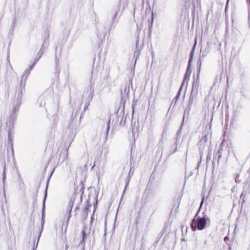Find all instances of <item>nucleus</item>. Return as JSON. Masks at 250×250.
<instances>
[{
	"mask_svg": "<svg viewBox=\"0 0 250 250\" xmlns=\"http://www.w3.org/2000/svg\"><path fill=\"white\" fill-rule=\"evenodd\" d=\"M74 203V199H70L69 201L68 204V207H67V213H66L67 215V218L66 221V225H68V222L70 220V218L71 217V210L73 208V205Z\"/></svg>",
	"mask_w": 250,
	"mask_h": 250,
	"instance_id": "f257e3e1",
	"label": "nucleus"
},
{
	"mask_svg": "<svg viewBox=\"0 0 250 250\" xmlns=\"http://www.w3.org/2000/svg\"><path fill=\"white\" fill-rule=\"evenodd\" d=\"M39 53H40L41 55H42V51L40 50L39 52Z\"/></svg>",
	"mask_w": 250,
	"mask_h": 250,
	"instance_id": "f8f14e48",
	"label": "nucleus"
},
{
	"mask_svg": "<svg viewBox=\"0 0 250 250\" xmlns=\"http://www.w3.org/2000/svg\"><path fill=\"white\" fill-rule=\"evenodd\" d=\"M110 121H109L107 124V126H106V136H107L108 131L110 128V125H109Z\"/></svg>",
	"mask_w": 250,
	"mask_h": 250,
	"instance_id": "0eeeda50",
	"label": "nucleus"
},
{
	"mask_svg": "<svg viewBox=\"0 0 250 250\" xmlns=\"http://www.w3.org/2000/svg\"><path fill=\"white\" fill-rule=\"evenodd\" d=\"M229 0H228V1H227V4H226V9L228 7V3H229Z\"/></svg>",
	"mask_w": 250,
	"mask_h": 250,
	"instance_id": "9b49d317",
	"label": "nucleus"
},
{
	"mask_svg": "<svg viewBox=\"0 0 250 250\" xmlns=\"http://www.w3.org/2000/svg\"><path fill=\"white\" fill-rule=\"evenodd\" d=\"M88 234L86 233L85 230L84 229H83L82 231V240L80 243V245L81 244H83V246L84 245V242L85 240H86Z\"/></svg>",
	"mask_w": 250,
	"mask_h": 250,
	"instance_id": "39448f33",
	"label": "nucleus"
},
{
	"mask_svg": "<svg viewBox=\"0 0 250 250\" xmlns=\"http://www.w3.org/2000/svg\"><path fill=\"white\" fill-rule=\"evenodd\" d=\"M5 166H4V167ZM6 178V175H5V168H4V170H3V177H2V180H3V182H4L5 179Z\"/></svg>",
	"mask_w": 250,
	"mask_h": 250,
	"instance_id": "1a4fd4ad",
	"label": "nucleus"
},
{
	"mask_svg": "<svg viewBox=\"0 0 250 250\" xmlns=\"http://www.w3.org/2000/svg\"><path fill=\"white\" fill-rule=\"evenodd\" d=\"M87 92L88 93L89 98L91 100L93 96L94 92V84L92 83H90L87 87Z\"/></svg>",
	"mask_w": 250,
	"mask_h": 250,
	"instance_id": "7ed1b4c3",
	"label": "nucleus"
},
{
	"mask_svg": "<svg viewBox=\"0 0 250 250\" xmlns=\"http://www.w3.org/2000/svg\"><path fill=\"white\" fill-rule=\"evenodd\" d=\"M20 106V103H17L15 105H14L11 108V117L14 119L15 118V113L19 110Z\"/></svg>",
	"mask_w": 250,
	"mask_h": 250,
	"instance_id": "20e7f679",
	"label": "nucleus"
},
{
	"mask_svg": "<svg viewBox=\"0 0 250 250\" xmlns=\"http://www.w3.org/2000/svg\"><path fill=\"white\" fill-rule=\"evenodd\" d=\"M248 4H250V0H247Z\"/></svg>",
	"mask_w": 250,
	"mask_h": 250,
	"instance_id": "4468645a",
	"label": "nucleus"
},
{
	"mask_svg": "<svg viewBox=\"0 0 250 250\" xmlns=\"http://www.w3.org/2000/svg\"><path fill=\"white\" fill-rule=\"evenodd\" d=\"M45 198H46V196H45L44 198V200H43V207H42V214H43L44 210V207H44V204H45Z\"/></svg>",
	"mask_w": 250,
	"mask_h": 250,
	"instance_id": "9d476101",
	"label": "nucleus"
},
{
	"mask_svg": "<svg viewBox=\"0 0 250 250\" xmlns=\"http://www.w3.org/2000/svg\"><path fill=\"white\" fill-rule=\"evenodd\" d=\"M118 14V11H116L113 17V20L114 21Z\"/></svg>",
	"mask_w": 250,
	"mask_h": 250,
	"instance_id": "6e6552de",
	"label": "nucleus"
},
{
	"mask_svg": "<svg viewBox=\"0 0 250 250\" xmlns=\"http://www.w3.org/2000/svg\"><path fill=\"white\" fill-rule=\"evenodd\" d=\"M67 156H68V149H67L66 158L67 157Z\"/></svg>",
	"mask_w": 250,
	"mask_h": 250,
	"instance_id": "2eb2a0df",
	"label": "nucleus"
},
{
	"mask_svg": "<svg viewBox=\"0 0 250 250\" xmlns=\"http://www.w3.org/2000/svg\"><path fill=\"white\" fill-rule=\"evenodd\" d=\"M208 142V136L207 135H205L204 137L202 138L201 139L200 143V144H203V146H205L206 145L207 143Z\"/></svg>",
	"mask_w": 250,
	"mask_h": 250,
	"instance_id": "423d86ee",
	"label": "nucleus"
},
{
	"mask_svg": "<svg viewBox=\"0 0 250 250\" xmlns=\"http://www.w3.org/2000/svg\"><path fill=\"white\" fill-rule=\"evenodd\" d=\"M203 203V200H202V202H201V205H202Z\"/></svg>",
	"mask_w": 250,
	"mask_h": 250,
	"instance_id": "dca6fc26",
	"label": "nucleus"
},
{
	"mask_svg": "<svg viewBox=\"0 0 250 250\" xmlns=\"http://www.w3.org/2000/svg\"><path fill=\"white\" fill-rule=\"evenodd\" d=\"M207 223V221L205 218H198L197 222V228L199 230L203 229Z\"/></svg>",
	"mask_w": 250,
	"mask_h": 250,
	"instance_id": "f03ea898",
	"label": "nucleus"
},
{
	"mask_svg": "<svg viewBox=\"0 0 250 250\" xmlns=\"http://www.w3.org/2000/svg\"><path fill=\"white\" fill-rule=\"evenodd\" d=\"M42 230H41V231H40V234H39V238H38V241H39V238H40V236L41 235V232H42Z\"/></svg>",
	"mask_w": 250,
	"mask_h": 250,
	"instance_id": "ddd939ff",
	"label": "nucleus"
}]
</instances>
